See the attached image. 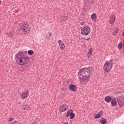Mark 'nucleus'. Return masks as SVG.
<instances>
[{"mask_svg":"<svg viewBox=\"0 0 124 124\" xmlns=\"http://www.w3.org/2000/svg\"><path fill=\"white\" fill-rule=\"evenodd\" d=\"M95 18H96V14H95V13L91 15V19H92V20H94Z\"/></svg>","mask_w":124,"mask_h":124,"instance_id":"obj_20","label":"nucleus"},{"mask_svg":"<svg viewBox=\"0 0 124 124\" xmlns=\"http://www.w3.org/2000/svg\"><path fill=\"white\" fill-rule=\"evenodd\" d=\"M112 63L108 62H106L105 64L104 65V72L108 73L110 72V70L112 69Z\"/></svg>","mask_w":124,"mask_h":124,"instance_id":"obj_5","label":"nucleus"},{"mask_svg":"<svg viewBox=\"0 0 124 124\" xmlns=\"http://www.w3.org/2000/svg\"><path fill=\"white\" fill-rule=\"evenodd\" d=\"M69 90H70L72 92H74L75 93V92H76V91H77V87L74 84L70 85L69 86Z\"/></svg>","mask_w":124,"mask_h":124,"instance_id":"obj_9","label":"nucleus"},{"mask_svg":"<svg viewBox=\"0 0 124 124\" xmlns=\"http://www.w3.org/2000/svg\"><path fill=\"white\" fill-rule=\"evenodd\" d=\"M61 18L62 21H63V22H66V21L68 20V16L66 15L65 14H64L63 16H61Z\"/></svg>","mask_w":124,"mask_h":124,"instance_id":"obj_13","label":"nucleus"},{"mask_svg":"<svg viewBox=\"0 0 124 124\" xmlns=\"http://www.w3.org/2000/svg\"><path fill=\"white\" fill-rule=\"evenodd\" d=\"M87 57L88 59H91V58H92V55H91V54H88Z\"/></svg>","mask_w":124,"mask_h":124,"instance_id":"obj_31","label":"nucleus"},{"mask_svg":"<svg viewBox=\"0 0 124 124\" xmlns=\"http://www.w3.org/2000/svg\"><path fill=\"white\" fill-rule=\"evenodd\" d=\"M58 44H59V46L61 50H64V48H65V46H64V44H63V42H62V40H59L58 41Z\"/></svg>","mask_w":124,"mask_h":124,"instance_id":"obj_10","label":"nucleus"},{"mask_svg":"<svg viewBox=\"0 0 124 124\" xmlns=\"http://www.w3.org/2000/svg\"><path fill=\"white\" fill-rule=\"evenodd\" d=\"M116 104H117V101L116 99L113 98L111 100V106H116Z\"/></svg>","mask_w":124,"mask_h":124,"instance_id":"obj_17","label":"nucleus"},{"mask_svg":"<svg viewBox=\"0 0 124 124\" xmlns=\"http://www.w3.org/2000/svg\"><path fill=\"white\" fill-rule=\"evenodd\" d=\"M13 124H20V122L19 121H14L13 122H12Z\"/></svg>","mask_w":124,"mask_h":124,"instance_id":"obj_26","label":"nucleus"},{"mask_svg":"<svg viewBox=\"0 0 124 124\" xmlns=\"http://www.w3.org/2000/svg\"><path fill=\"white\" fill-rule=\"evenodd\" d=\"M30 62V57L27 55H23L16 60V63L18 65H24Z\"/></svg>","mask_w":124,"mask_h":124,"instance_id":"obj_3","label":"nucleus"},{"mask_svg":"<svg viewBox=\"0 0 124 124\" xmlns=\"http://www.w3.org/2000/svg\"><path fill=\"white\" fill-rule=\"evenodd\" d=\"M22 54H23V53L22 52V51H20V52H18V53L16 55V58H18V55H22Z\"/></svg>","mask_w":124,"mask_h":124,"instance_id":"obj_27","label":"nucleus"},{"mask_svg":"<svg viewBox=\"0 0 124 124\" xmlns=\"http://www.w3.org/2000/svg\"><path fill=\"white\" fill-rule=\"evenodd\" d=\"M88 55H92V54H91V52L90 51H89V52H88Z\"/></svg>","mask_w":124,"mask_h":124,"instance_id":"obj_35","label":"nucleus"},{"mask_svg":"<svg viewBox=\"0 0 124 124\" xmlns=\"http://www.w3.org/2000/svg\"><path fill=\"white\" fill-rule=\"evenodd\" d=\"M94 118L95 119H99L100 118V116H99V114H98V113L97 114H95V115L94 116Z\"/></svg>","mask_w":124,"mask_h":124,"instance_id":"obj_24","label":"nucleus"},{"mask_svg":"<svg viewBox=\"0 0 124 124\" xmlns=\"http://www.w3.org/2000/svg\"><path fill=\"white\" fill-rule=\"evenodd\" d=\"M123 31H124L122 32V33H123V36H124V30Z\"/></svg>","mask_w":124,"mask_h":124,"instance_id":"obj_34","label":"nucleus"},{"mask_svg":"<svg viewBox=\"0 0 124 124\" xmlns=\"http://www.w3.org/2000/svg\"><path fill=\"white\" fill-rule=\"evenodd\" d=\"M81 32L83 35H89L91 32V28L88 26H85L81 29Z\"/></svg>","mask_w":124,"mask_h":124,"instance_id":"obj_4","label":"nucleus"},{"mask_svg":"<svg viewBox=\"0 0 124 124\" xmlns=\"http://www.w3.org/2000/svg\"><path fill=\"white\" fill-rule=\"evenodd\" d=\"M115 20H116V16L115 15L113 14L109 18V24H113L115 22Z\"/></svg>","mask_w":124,"mask_h":124,"instance_id":"obj_11","label":"nucleus"},{"mask_svg":"<svg viewBox=\"0 0 124 124\" xmlns=\"http://www.w3.org/2000/svg\"><path fill=\"white\" fill-rule=\"evenodd\" d=\"M112 99V97L111 96H107L105 98V101H106V102H107L108 103H109V102L111 101Z\"/></svg>","mask_w":124,"mask_h":124,"instance_id":"obj_15","label":"nucleus"},{"mask_svg":"<svg viewBox=\"0 0 124 124\" xmlns=\"http://www.w3.org/2000/svg\"><path fill=\"white\" fill-rule=\"evenodd\" d=\"M31 124H36V123L35 121H34Z\"/></svg>","mask_w":124,"mask_h":124,"instance_id":"obj_33","label":"nucleus"},{"mask_svg":"<svg viewBox=\"0 0 124 124\" xmlns=\"http://www.w3.org/2000/svg\"><path fill=\"white\" fill-rule=\"evenodd\" d=\"M6 35L8 36V38L10 39H12L13 38V33L11 32H7L6 33Z\"/></svg>","mask_w":124,"mask_h":124,"instance_id":"obj_16","label":"nucleus"},{"mask_svg":"<svg viewBox=\"0 0 124 124\" xmlns=\"http://www.w3.org/2000/svg\"><path fill=\"white\" fill-rule=\"evenodd\" d=\"M85 21H82L80 23V25H81V26H83V25H85Z\"/></svg>","mask_w":124,"mask_h":124,"instance_id":"obj_30","label":"nucleus"},{"mask_svg":"<svg viewBox=\"0 0 124 124\" xmlns=\"http://www.w3.org/2000/svg\"><path fill=\"white\" fill-rule=\"evenodd\" d=\"M78 78L87 85L91 79V70L89 67H85L81 69L78 72Z\"/></svg>","mask_w":124,"mask_h":124,"instance_id":"obj_1","label":"nucleus"},{"mask_svg":"<svg viewBox=\"0 0 124 124\" xmlns=\"http://www.w3.org/2000/svg\"><path fill=\"white\" fill-rule=\"evenodd\" d=\"M117 103H118V105L119 106H124V98H120L117 99Z\"/></svg>","mask_w":124,"mask_h":124,"instance_id":"obj_12","label":"nucleus"},{"mask_svg":"<svg viewBox=\"0 0 124 124\" xmlns=\"http://www.w3.org/2000/svg\"><path fill=\"white\" fill-rule=\"evenodd\" d=\"M67 108H68V106L66 104H63L60 107V111L62 112H64L65 111H66Z\"/></svg>","mask_w":124,"mask_h":124,"instance_id":"obj_8","label":"nucleus"},{"mask_svg":"<svg viewBox=\"0 0 124 124\" xmlns=\"http://www.w3.org/2000/svg\"><path fill=\"white\" fill-rule=\"evenodd\" d=\"M118 32H119V30L116 29L114 32H113L112 34L113 35H116Z\"/></svg>","mask_w":124,"mask_h":124,"instance_id":"obj_22","label":"nucleus"},{"mask_svg":"<svg viewBox=\"0 0 124 124\" xmlns=\"http://www.w3.org/2000/svg\"><path fill=\"white\" fill-rule=\"evenodd\" d=\"M50 37H52V34L51 33H48L46 37V39H50Z\"/></svg>","mask_w":124,"mask_h":124,"instance_id":"obj_19","label":"nucleus"},{"mask_svg":"<svg viewBox=\"0 0 124 124\" xmlns=\"http://www.w3.org/2000/svg\"><path fill=\"white\" fill-rule=\"evenodd\" d=\"M23 110H25V111H31V107L28 105H26L23 106Z\"/></svg>","mask_w":124,"mask_h":124,"instance_id":"obj_14","label":"nucleus"},{"mask_svg":"<svg viewBox=\"0 0 124 124\" xmlns=\"http://www.w3.org/2000/svg\"><path fill=\"white\" fill-rule=\"evenodd\" d=\"M102 114H103V111L102 110H101L97 113L98 115H99L100 117V116H102Z\"/></svg>","mask_w":124,"mask_h":124,"instance_id":"obj_25","label":"nucleus"},{"mask_svg":"<svg viewBox=\"0 0 124 124\" xmlns=\"http://www.w3.org/2000/svg\"><path fill=\"white\" fill-rule=\"evenodd\" d=\"M89 52H90V55H92V53H93V49L90 48L89 50Z\"/></svg>","mask_w":124,"mask_h":124,"instance_id":"obj_29","label":"nucleus"},{"mask_svg":"<svg viewBox=\"0 0 124 124\" xmlns=\"http://www.w3.org/2000/svg\"><path fill=\"white\" fill-rule=\"evenodd\" d=\"M67 117H70V120H72L74 117H75V113H73V110L72 109H70L66 113Z\"/></svg>","mask_w":124,"mask_h":124,"instance_id":"obj_7","label":"nucleus"},{"mask_svg":"<svg viewBox=\"0 0 124 124\" xmlns=\"http://www.w3.org/2000/svg\"><path fill=\"white\" fill-rule=\"evenodd\" d=\"M1 4V0H0V5Z\"/></svg>","mask_w":124,"mask_h":124,"instance_id":"obj_36","label":"nucleus"},{"mask_svg":"<svg viewBox=\"0 0 124 124\" xmlns=\"http://www.w3.org/2000/svg\"><path fill=\"white\" fill-rule=\"evenodd\" d=\"M85 40H87V41H89V40H90V38L86 39Z\"/></svg>","mask_w":124,"mask_h":124,"instance_id":"obj_32","label":"nucleus"},{"mask_svg":"<svg viewBox=\"0 0 124 124\" xmlns=\"http://www.w3.org/2000/svg\"><path fill=\"white\" fill-rule=\"evenodd\" d=\"M13 120H14V117H11V118H9V122H12V121H13Z\"/></svg>","mask_w":124,"mask_h":124,"instance_id":"obj_28","label":"nucleus"},{"mask_svg":"<svg viewBox=\"0 0 124 124\" xmlns=\"http://www.w3.org/2000/svg\"><path fill=\"white\" fill-rule=\"evenodd\" d=\"M28 55H33V51L31 50H29L28 51Z\"/></svg>","mask_w":124,"mask_h":124,"instance_id":"obj_21","label":"nucleus"},{"mask_svg":"<svg viewBox=\"0 0 124 124\" xmlns=\"http://www.w3.org/2000/svg\"><path fill=\"white\" fill-rule=\"evenodd\" d=\"M30 30H31V26L27 23H22L20 24L19 28V34L24 35L30 33Z\"/></svg>","mask_w":124,"mask_h":124,"instance_id":"obj_2","label":"nucleus"},{"mask_svg":"<svg viewBox=\"0 0 124 124\" xmlns=\"http://www.w3.org/2000/svg\"><path fill=\"white\" fill-rule=\"evenodd\" d=\"M118 49H121V48H123V44L122 43H120L118 44Z\"/></svg>","mask_w":124,"mask_h":124,"instance_id":"obj_23","label":"nucleus"},{"mask_svg":"<svg viewBox=\"0 0 124 124\" xmlns=\"http://www.w3.org/2000/svg\"><path fill=\"white\" fill-rule=\"evenodd\" d=\"M29 90H27L24 92H22L20 94V96L21 97L22 99H25L29 96Z\"/></svg>","mask_w":124,"mask_h":124,"instance_id":"obj_6","label":"nucleus"},{"mask_svg":"<svg viewBox=\"0 0 124 124\" xmlns=\"http://www.w3.org/2000/svg\"><path fill=\"white\" fill-rule=\"evenodd\" d=\"M100 122L102 124H106L107 123L106 119H105V118H102Z\"/></svg>","mask_w":124,"mask_h":124,"instance_id":"obj_18","label":"nucleus"}]
</instances>
